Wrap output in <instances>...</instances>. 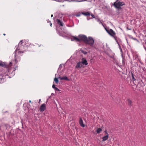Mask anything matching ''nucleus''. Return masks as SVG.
Instances as JSON below:
<instances>
[{
    "mask_svg": "<svg viewBox=\"0 0 146 146\" xmlns=\"http://www.w3.org/2000/svg\"><path fill=\"white\" fill-rule=\"evenodd\" d=\"M58 78L60 79L61 80H64L67 81L70 80L66 76H63L62 77H61L60 76H59L58 77Z\"/></svg>",
    "mask_w": 146,
    "mask_h": 146,
    "instance_id": "nucleus-8",
    "label": "nucleus"
},
{
    "mask_svg": "<svg viewBox=\"0 0 146 146\" xmlns=\"http://www.w3.org/2000/svg\"><path fill=\"white\" fill-rule=\"evenodd\" d=\"M47 22L48 23H51V21H48Z\"/></svg>",
    "mask_w": 146,
    "mask_h": 146,
    "instance_id": "nucleus-39",
    "label": "nucleus"
},
{
    "mask_svg": "<svg viewBox=\"0 0 146 146\" xmlns=\"http://www.w3.org/2000/svg\"><path fill=\"white\" fill-rule=\"evenodd\" d=\"M21 43V44H22V43H23V40H21L20 41V42L19 43H19Z\"/></svg>",
    "mask_w": 146,
    "mask_h": 146,
    "instance_id": "nucleus-34",
    "label": "nucleus"
},
{
    "mask_svg": "<svg viewBox=\"0 0 146 146\" xmlns=\"http://www.w3.org/2000/svg\"><path fill=\"white\" fill-rule=\"evenodd\" d=\"M127 102H128V105L130 106H131V104L132 103V102L129 99H127Z\"/></svg>",
    "mask_w": 146,
    "mask_h": 146,
    "instance_id": "nucleus-19",
    "label": "nucleus"
},
{
    "mask_svg": "<svg viewBox=\"0 0 146 146\" xmlns=\"http://www.w3.org/2000/svg\"><path fill=\"white\" fill-rule=\"evenodd\" d=\"M80 13L79 12L77 14L75 15H76V17H78L80 16Z\"/></svg>",
    "mask_w": 146,
    "mask_h": 146,
    "instance_id": "nucleus-25",
    "label": "nucleus"
},
{
    "mask_svg": "<svg viewBox=\"0 0 146 146\" xmlns=\"http://www.w3.org/2000/svg\"><path fill=\"white\" fill-rule=\"evenodd\" d=\"M107 54L110 57V55L108 53H107Z\"/></svg>",
    "mask_w": 146,
    "mask_h": 146,
    "instance_id": "nucleus-38",
    "label": "nucleus"
},
{
    "mask_svg": "<svg viewBox=\"0 0 146 146\" xmlns=\"http://www.w3.org/2000/svg\"><path fill=\"white\" fill-rule=\"evenodd\" d=\"M127 29L129 30H131V29H129V28H128V27H127Z\"/></svg>",
    "mask_w": 146,
    "mask_h": 146,
    "instance_id": "nucleus-35",
    "label": "nucleus"
},
{
    "mask_svg": "<svg viewBox=\"0 0 146 146\" xmlns=\"http://www.w3.org/2000/svg\"><path fill=\"white\" fill-rule=\"evenodd\" d=\"M53 17V15H51V17Z\"/></svg>",
    "mask_w": 146,
    "mask_h": 146,
    "instance_id": "nucleus-45",
    "label": "nucleus"
},
{
    "mask_svg": "<svg viewBox=\"0 0 146 146\" xmlns=\"http://www.w3.org/2000/svg\"><path fill=\"white\" fill-rule=\"evenodd\" d=\"M106 132H107L106 131H105V133H106Z\"/></svg>",
    "mask_w": 146,
    "mask_h": 146,
    "instance_id": "nucleus-46",
    "label": "nucleus"
},
{
    "mask_svg": "<svg viewBox=\"0 0 146 146\" xmlns=\"http://www.w3.org/2000/svg\"><path fill=\"white\" fill-rule=\"evenodd\" d=\"M61 65V64L60 65V66Z\"/></svg>",
    "mask_w": 146,
    "mask_h": 146,
    "instance_id": "nucleus-54",
    "label": "nucleus"
},
{
    "mask_svg": "<svg viewBox=\"0 0 146 146\" xmlns=\"http://www.w3.org/2000/svg\"><path fill=\"white\" fill-rule=\"evenodd\" d=\"M7 65H9L8 68L11 67L12 65V63L11 62H10L9 64L7 63Z\"/></svg>",
    "mask_w": 146,
    "mask_h": 146,
    "instance_id": "nucleus-22",
    "label": "nucleus"
},
{
    "mask_svg": "<svg viewBox=\"0 0 146 146\" xmlns=\"http://www.w3.org/2000/svg\"><path fill=\"white\" fill-rule=\"evenodd\" d=\"M58 79H59L58 77V78H54V81L55 82V83L56 84H58V83L59 81L58 80Z\"/></svg>",
    "mask_w": 146,
    "mask_h": 146,
    "instance_id": "nucleus-18",
    "label": "nucleus"
},
{
    "mask_svg": "<svg viewBox=\"0 0 146 146\" xmlns=\"http://www.w3.org/2000/svg\"><path fill=\"white\" fill-rule=\"evenodd\" d=\"M108 33L111 36H113V37L114 38V39H115V40L116 41H117V37L116 36H114L113 35H112L109 32H108Z\"/></svg>",
    "mask_w": 146,
    "mask_h": 146,
    "instance_id": "nucleus-17",
    "label": "nucleus"
},
{
    "mask_svg": "<svg viewBox=\"0 0 146 146\" xmlns=\"http://www.w3.org/2000/svg\"><path fill=\"white\" fill-rule=\"evenodd\" d=\"M80 50L81 51V52L82 53H83L85 55L86 54H87V52H85L82 50Z\"/></svg>",
    "mask_w": 146,
    "mask_h": 146,
    "instance_id": "nucleus-20",
    "label": "nucleus"
},
{
    "mask_svg": "<svg viewBox=\"0 0 146 146\" xmlns=\"http://www.w3.org/2000/svg\"><path fill=\"white\" fill-rule=\"evenodd\" d=\"M116 13H112L111 14L113 15H118L122 12V10H116Z\"/></svg>",
    "mask_w": 146,
    "mask_h": 146,
    "instance_id": "nucleus-10",
    "label": "nucleus"
},
{
    "mask_svg": "<svg viewBox=\"0 0 146 146\" xmlns=\"http://www.w3.org/2000/svg\"><path fill=\"white\" fill-rule=\"evenodd\" d=\"M106 134L107 135H106L103 137L102 141H106L108 139V138L109 134L107 132H106Z\"/></svg>",
    "mask_w": 146,
    "mask_h": 146,
    "instance_id": "nucleus-12",
    "label": "nucleus"
},
{
    "mask_svg": "<svg viewBox=\"0 0 146 146\" xmlns=\"http://www.w3.org/2000/svg\"><path fill=\"white\" fill-rule=\"evenodd\" d=\"M31 100H29V103H31Z\"/></svg>",
    "mask_w": 146,
    "mask_h": 146,
    "instance_id": "nucleus-47",
    "label": "nucleus"
},
{
    "mask_svg": "<svg viewBox=\"0 0 146 146\" xmlns=\"http://www.w3.org/2000/svg\"><path fill=\"white\" fill-rule=\"evenodd\" d=\"M54 95V94L53 93H52L51 94V95Z\"/></svg>",
    "mask_w": 146,
    "mask_h": 146,
    "instance_id": "nucleus-48",
    "label": "nucleus"
},
{
    "mask_svg": "<svg viewBox=\"0 0 146 146\" xmlns=\"http://www.w3.org/2000/svg\"><path fill=\"white\" fill-rule=\"evenodd\" d=\"M119 47L120 48V50L122 52V49L121 48V46H119Z\"/></svg>",
    "mask_w": 146,
    "mask_h": 146,
    "instance_id": "nucleus-33",
    "label": "nucleus"
},
{
    "mask_svg": "<svg viewBox=\"0 0 146 146\" xmlns=\"http://www.w3.org/2000/svg\"><path fill=\"white\" fill-rule=\"evenodd\" d=\"M78 36L79 38L76 36H73L72 38H71V41L75 40L80 42L82 41L86 44L90 46H93L94 43V40L91 37H89L88 38L86 35H79Z\"/></svg>",
    "mask_w": 146,
    "mask_h": 146,
    "instance_id": "nucleus-1",
    "label": "nucleus"
},
{
    "mask_svg": "<svg viewBox=\"0 0 146 146\" xmlns=\"http://www.w3.org/2000/svg\"><path fill=\"white\" fill-rule=\"evenodd\" d=\"M116 41L117 44L119 45V46H120V45H119V43L118 41L117 40V41Z\"/></svg>",
    "mask_w": 146,
    "mask_h": 146,
    "instance_id": "nucleus-32",
    "label": "nucleus"
},
{
    "mask_svg": "<svg viewBox=\"0 0 146 146\" xmlns=\"http://www.w3.org/2000/svg\"><path fill=\"white\" fill-rule=\"evenodd\" d=\"M8 66L9 65H7V63L0 60V67L8 69Z\"/></svg>",
    "mask_w": 146,
    "mask_h": 146,
    "instance_id": "nucleus-3",
    "label": "nucleus"
},
{
    "mask_svg": "<svg viewBox=\"0 0 146 146\" xmlns=\"http://www.w3.org/2000/svg\"><path fill=\"white\" fill-rule=\"evenodd\" d=\"M46 105L43 104L41 105L40 108V110L41 112L44 111L46 109Z\"/></svg>",
    "mask_w": 146,
    "mask_h": 146,
    "instance_id": "nucleus-6",
    "label": "nucleus"
},
{
    "mask_svg": "<svg viewBox=\"0 0 146 146\" xmlns=\"http://www.w3.org/2000/svg\"><path fill=\"white\" fill-rule=\"evenodd\" d=\"M131 74L132 78L133 80V82L134 85H136L137 83V78L136 76L133 74L132 72H131Z\"/></svg>",
    "mask_w": 146,
    "mask_h": 146,
    "instance_id": "nucleus-4",
    "label": "nucleus"
},
{
    "mask_svg": "<svg viewBox=\"0 0 146 146\" xmlns=\"http://www.w3.org/2000/svg\"><path fill=\"white\" fill-rule=\"evenodd\" d=\"M17 66H16V67L14 68V71H15V70H16V68H17Z\"/></svg>",
    "mask_w": 146,
    "mask_h": 146,
    "instance_id": "nucleus-37",
    "label": "nucleus"
},
{
    "mask_svg": "<svg viewBox=\"0 0 146 146\" xmlns=\"http://www.w3.org/2000/svg\"><path fill=\"white\" fill-rule=\"evenodd\" d=\"M106 31L107 32H109L110 33L113 35H115V33L111 29H110V30L106 29Z\"/></svg>",
    "mask_w": 146,
    "mask_h": 146,
    "instance_id": "nucleus-14",
    "label": "nucleus"
},
{
    "mask_svg": "<svg viewBox=\"0 0 146 146\" xmlns=\"http://www.w3.org/2000/svg\"><path fill=\"white\" fill-rule=\"evenodd\" d=\"M15 60L16 62V63H17V59H15Z\"/></svg>",
    "mask_w": 146,
    "mask_h": 146,
    "instance_id": "nucleus-36",
    "label": "nucleus"
},
{
    "mask_svg": "<svg viewBox=\"0 0 146 146\" xmlns=\"http://www.w3.org/2000/svg\"><path fill=\"white\" fill-rule=\"evenodd\" d=\"M126 41H127V43L128 44V40H127V38H126Z\"/></svg>",
    "mask_w": 146,
    "mask_h": 146,
    "instance_id": "nucleus-42",
    "label": "nucleus"
},
{
    "mask_svg": "<svg viewBox=\"0 0 146 146\" xmlns=\"http://www.w3.org/2000/svg\"><path fill=\"white\" fill-rule=\"evenodd\" d=\"M88 19V20H89V19Z\"/></svg>",
    "mask_w": 146,
    "mask_h": 146,
    "instance_id": "nucleus-52",
    "label": "nucleus"
},
{
    "mask_svg": "<svg viewBox=\"0 0 146 146\" xmlns=\"http://www.w3.org/2000/svg\"><path fill=\"white\" fill-rule=\"evenodd\" d=\"M56 21L57 23V24L61 26H63V23L59 19H57L56 20Z\"/></svg>",
    "mask_w": 146,
    "mask_h": 146,
    "instance_id": "nucleus-9",
    "label": "nucleus"
},
{
    "mask_svg": "<svg viewBox=\"0 0 146 146\" xmlns=\"http://www.w3.org/2000/svg\"><path fill=\"white\" fill-rule=\"evenodd\" d=\"M143 46L145 49V50H146V47L144 46V45H143Z\"/></svg>",
    "mask_w": 146,
    "mask_h": 146,
    "instance_id": "nucleus-40",
    "label": "nucleus"
},
{
    "mask_svg": "<svg viewBox=\"0 0 146 146\" xmlns=\"http://www.w3.org/2000/svg\"><path fill=\"white\" fill-rule=\"evenodd\" d=\"M5 35V34H3V35Z\"/></svg>",
    "mask_w": 146,
    "mask_h": 146,
    "instance_id": "nucleus-51",
    "label": "nucleus"
},
{
    "mask_svg": "<svg viewBox=\"0 0 146 146\" xmlns=\"http://www.w3.org/2000/svg\"><path fill=\"white\" fill-rule=\"evenodd\" d=\"M131 38L135 40H136L137 41H138V40H137V39L136 38H133V37H131Z\"/></svg>",
    "mask_w": 146,
    "mask_h": 146,
    "instance_id": "nucleus-30",
    "label": "nucleus"
},
{
    "mask_svg": "<svg viewBox=\"0 0 146 146\" xmlns=\"http://www.w3.org/2000/svg\"><path fill=\"white\" fill-rule=\"evenodd\" d=\"M80 63L79 62L78 63L76 66V68H80Z\"/></svg>",
    "mask_w": 146,
    "mask_h": 146,
    "instance_id": "nucleus-21",
    "label": "nucleus"
},
{
    "mask_svg": "<svg viewBox=\"0 0 146 146\" xmlns=\"http://www.w3.org/2000/svg\"><path fill=\"white\" fill-rule=\"evenodd\" d=\"M82 63L83 64V65H87L88 63L87 62L86 60L84 58H83L82 59Z\"/></svg>",
    "mask_w": 146,
    "mask_h": 146,
    "instance_id": "nucleus-7",
    "label": "nucleus"
},
{
    "mask_svg": "<svg viewBox=\"0 0 146 146\" xmlns=\"http://www.w3.org/2000/svg\"><path fill=\"white\" fill-rule=\"evenodd\" d=\"M20 50V48H18V47L17 48L15 51V57L16 56V51L17 50Z\"/></svg>",
    "mask_w": 146,
    "mask_h": 146,
    "instance_id": "nucleus-23",
    "label": "nucleus"
},
{
    "mask_svg": "<svg viewBox=\"0 0 146 146\" xmlns=\"http://www.w3.org/2000/svg\"><path fill=\"white\" fill-rule=\"evenodd\" d=\"M96 131L97 133L98 134L100 133L102 131V129L101 128H98Z\"/></svg>",
    "mask_w": 146,
    "mask_h": 146,
    "instance_id": "nucleus-16",
    "label": "nucleus"
},
{
    "mask_svg": "<svg viewBox=\"0 0 146 146\" xmlns=\"http://www.w3.org/2000/svg\"><path fill=\"white\" fill-rule=\"evenodd\" d=\"M50 26L51 27H52V24L51 23H50Z\"/></svg>",
    "mask_w": 146,
    "mask_h": 146,
    "instance_id": "nucleus-43",
    "label": "nucleus"
},
{
    "mask_svg": "<svg viewBox=\"0 0 146 146\" xmlns=\"http://www.w3.org/2000/svg\"><path fill=\"white\" fill-rule=\"evenodd\" d=\"M79 123L81 127H85V125L83 124V120L81 118H80V119Z\"/></svg>",
    "mask_w": 146,
    "mask_h": 146,
    "instance_id": "nucleus-11",
    "label": "nucleus"
},
{
    "mask_svg": "<svg viewBox=\"0 0 146 146\" xmlns=\"http://www.w3.org/2000/svg\"><path fill=\"white\" fill-rule=\"evenodd\" d=\"M97 21H98V22H100V23H102V22L100 21V19H99V18H96V19Z\"/></svg>",
    "mask_w": 146,
    "mask_h": 146,
    "instance_id": "nucleus-26",
    "label": "nucleus"
},
{
    "mask_svg": "<svg viewBox=\"0 0 146 146\" xmlns=\"http://www.w3.org/2000/svg\"><path fill=\"white\" fill-rule=\"evenodd\" d=\"M79 63H80V68H81V67H82V66H83V65L82 64H83L82 63V62H79Z\"/></svg>",
    "mask_w": 146,
    "mask_h": 146,
    "instance_id": "nucleus-28",
    "label": "nucleus"
},
{
    "mask_svg": "<svg viewBox=\"0 0 146 146\" xmlns=\"http://www.w3.org/2000/svg\"><path fill=\"white\" fill-rule=\"evenodd\" d=\"M48 100V99L47 100V101L46 102H47Z\"/></svg>",
    "mask_w": 146,
    "mask_h": 146,
    "instance_id": "nucleus-53",
    "label": "nucleus"
},
{
    "mask_svg": "<svg viewBox=\"0 0 146 146\" xmlns=\"http://www.w3.org/2000/svg\"><path fill=\"white\" fill-rule=\"evenodd\" d=\"M107 10L108 11H110V10Z\"/></svg>",
    "mask_w": 146,
    "mask_h": 146,
    "instance_id": "nucleus-44",
    "label": "nucleus"
},
{
    "mask_svg": "<svg viewBox=\"0 0 146 146\" xmlns=\"http://www.w3.org/2000/svg\"><path fill=\"white\" fill-rule=\"evenodd\" d=\"M24 51H19L18 52V53H24Z\"/></svg>",
    "mask_w": 146,
    "mask_h": 146,
    "instance_id": "nucleus-31",
    "label": "nucleus"
},
{
    "mask_svg": "<svg viewBox=\"0 0 146 146\" xmlns=\"http://www.w3.org/2000/svg\"><path fill=\"white\" fill-rule=\"evenodd\" d=\"M52 88H53L54 89L55 91H59L60 90L59 89L55 87V85L54 84L52 85Z\"/></svg>",
    "mask_w": 146,
    "mask_h": 146,
    "instance_id": "nucleus-15",
    "label": "nucleus"
},
{
    "mask_svg": "<svg viewBox=\"0 0 146 146\" xmlns=\"http://www.w3.org/2000/svg\"><path fill=\"white\" fill-rule=\"evenodd\" d=\"M40 100H40H40H39V102L40 101Z\"/></svg>",
    "mask_w": 146,
    "mask_h": 146,
    "instance_id": "nucleus-50",
    "label": "nucleus"
},
{
    "mask_svg": "<svg viewBox=\"0 0 146 146\" xmlns=\"http://www.w3.org/2000/svg\"><path fill=\"white\" fill-rule=\"evenodd\" d=\"M110 57L112 58L114 60H115L116 59L115 58V57H114V56L113 55L110 56Z\"/></svg>",
    "mask_w": 146,
    "mask_h": 146,
    "instance_id": "nucleus-24",
    "label": "nucleus"
},
{
    "mask_svg": "<svg viewBox=\"0 0 146 146\" xmlns=\"http://www.w3.org/2000/svg\"><path fill=\"white\" fill-rule=\"evenodd\" d=\"M113 5L115 8L118 9L121 8V7L125 5V4L123 2L118 1H117L113 3Z\"/></svg>",
    "mask_w": 146,
    "mask_h": 146,
    "instance_id": "nucleus-2",
    "label": "nucleus"
},
{
    "mask_svg": "<svg viewBox=\"0 0 146 146\" xmlns=\"http://www.w3.org/2000/svg\"><path fill=\"white\" fill-rule=\"evenodd\" d=\"M145 90H146V88H145Z\"/></svg>",
    "mask_w": 146,
    "mask_h": 146,
    "instance_id": "nucleus-49",
    "label": "nucleus"
},
{
    "mask_svg": "<svg viewBox=\"0 0 146 146\" xmlns=\"http://www.w3.org/2000/svg\"><path fill=\"white\" fill-rule=\"evenodd\" d=\"M90 15L92 17V18H90V19H92L93 18H95V19H96V18L95 17V16L93 14H90Z\"/></svg>",
    "mask_w": 146,
    "mask_h": 146,
    "instance_id": "nucleus-27",
    "label": "nucleus"
},
{
    "mask_svg": "<svg viewBox=\"0 0 146 146\" xmlns=\"http://www.w3.org/2000/svg\"><path fill=\"white\" fill-rule=\"evenodd\" d=\"M3 79L2 77L0 78V83H1L3 82V81H2V80Z\"/></svg>",
    "mask_w": 146,
    "mask_h": 146,
    "instance_id": "nucleus-29",
    "label": "nucleus"
},
{
    "mask_svg": "<svg viewBox=\"0 0 146 146\" xmlns=\"http://www.w3.org/2000/svg\"><path fill=\"white\" fill-rule=\"evenodd\" d=\"M81 13L82 15L86 16H89L90 15V13L88 12H82Z\"/></svg>",
    "mask_w": 146,
    "mask_h": 146,
    "instance_id": "nucleus-13",
    "label": "nucleus"
},
{
    "mask_svg": "<svg viewBox=\"0 0 146 146\" xmlns=\"http://www.w3.org/2000/svg\"><path fill=\"white\" fill-rule=\"evenodd\" d=\"M146 78L145 77H144L143 76L142 77V79H141V81L143 85H142V86L141 87L140 90L141 91H143L144 90L143 86H144L146 84Z\"/></svg>",
    "mask_w": 146,
    "mask_h": 146,
    "instance_id": "nucleus-5",
    "label": "nucleus"
},
{
    "mask_svg": "<svg viewBox=\"0 0 146 146\" xmlns=\"http://www.w3.org/2000/svg\"><path fill=\"white\" fill-rule=\"evenodd\" d=\"M145 41V44H146V40H144Z\"/></svg>",
    "mask_w": 146,
    "mask_h": 146,
    "instance_id": "nucleus-41",
    "label": "nucleus"
}]
</instances>
